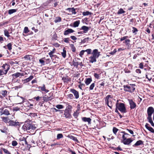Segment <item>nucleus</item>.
Masks as SVG:
<instances>
[{"label":"nucleus","mask_w":154,"mask_h":154,"mask_svg":"<svg viewBox=\"0 0 154 154\" xmlns=\"http://www.w3.org/2000/svg\"><path fill=\"white\" fill-rule=\"evenodd\" d=\"M100 52L98 51L97 49H95L93 51L92 55L89 57V62L92 63L96 62V59L100 56Z\"/></svg>","instance_id":"1"},{"label":"nucleus","mask_w":154,"mask_h":154,"mask_svg":"<svg viewBox=\"0 0 154 154\" xmlns=\"http://www.w3.org/2000/svg\"><path fill=\"white\" fill-rule=\"evenodd\" d=\"M135 85H130L124 86L125 91L130 92H133L135 90Z\"/></svg>","instance_id":"2"},{"label":"nucleus","mask_w":154,"mask_h":154,"mask_svg":"<svg viewBox=\"0 0 154 154\" xmlns=\"http://www.w3.org/2000/svg\"><path fill=\"white\" fill-rule=\"evenodd\" d=\"M116 109H118L121 112L125 113L126 112L125 107L124 104L122 103H117L116 104Z\"/></svg>","instance_id":"3"},{"label":"nucleus","mask_w":154,"mask_h":154,"mask_svg":"<svg viewBox=\"0 0 154 154\" xmlns=\"http://www.w3.org/2000/svg\"><path fill=\"white\" fill-rule=\"evenodd\" d=\"M128 135L129 134H128L125 133L124 131L122 132H121L119 133L118 137L119 138V139H120L121 138V137L122 136V142L124 140H125L127 139Z\"/></svg>","instance_id":"4"},{"label":"nucleus","mask_w":154,"mask_h":154,"mask_svg":"<svg viewBox=\"0 0 154 154\" xmlns=\"http://www.w3.org/2000/svg\"><path fill=\"white\" fill-rule=\"evenodd\" d=\"M154 109L152 107H149L148 108L147 110L148 114V118L151 117L152 115L154 112Z\"/></svg>","instance_id":"5"},{"label":"nucleus","mask_w":154,"mask_h":154,"mask_svg":"<svg viewBox=\"0 0 154 154\" xmlns=\"http://www.w3.org/2000/svg\"><path fill=\"white\" fill-rule=\"evenodd\" d=\"M112 97H111V96L110 95H108L106 96L105 98V101L108 105V106L110 108H112V105H111V103H110V104H109V101L110 100V98H111Z\"/></svg>","instance_id":"6"},{"label":"nucleus","mask_w":154,"mask_h":154,"mask_svg":"<svg viewBox=\"0 0 154 154\" xmlns=\"http://www.w3.org/2000/svg\"><path fill=\"white\" fill-rule=\"evenodd\" d=\"M0 113L1 116L4 115L5 116H8L10 114L9 111L7 109H4L3 108L2 109V111L0 112Z\"/></svg>","instance_id":"7"},{"label":"nucleus","mask_w":154,"mask_h":154,"mask_svg":"<svg viewBox=\"0 0 154 154\" xmlns=\"http://www.w3.org/2000/svg\"><path fill=\"white\" fill-rule=\"evenodd\" d=\"M128 101L131 109H133L135 108L136 106L135 103L132 100H128Z\"/></svg>","instance_id":"8"},{"label":"nucleus","mask_w":154,"mask_h":154,"mask_svg":"<svg viewBox=\"0 0 154 154\" xmlns=\"http://www.w3.org/2000/svg\"><path fill=\"white\" fill-rule=\"evenodd\" d=\"M64 115L66 118L70 119L71 117V113L69 110L68 109H66L65 110Z\"/></svg>","instance_id":"9"},{"label":"nucleus","mask_w":154,"mask_h":154,"mask_svg":"<svg viewBox=\"0 0 154 154\" xmlns=\"http://www.w3.org/2000/svg\"><path fill=\"white\" fill-rule=\"evenodd\" d=\"M29 127H30V123L26 122L23 126L22 129L24 131L28 130L29 129Z\"/></svg>","instance_id":"10"},{"label":"nucleus","mask_w":154,"mask_h":154,"mask_svg":"<svg viewBox=\"0 0 154 154\" xmlns=\"http://www.w3.org/2000/svg\"><path fill=\"white\" fill-rule=\"evenodd\" d=\"M10 69V66L7 64L5 63L2 66L1 69L4 70V71L8 72Z\"/></svg>","instance_id":"11"},{"label":"nucleus","mask_w":154,"mask_h":154,"mask_svg":"<svg viewBox=\"0 0 154 154\" xmlns=\"http://www.w3.org/2000/svg\"><path fill=\"white\" fill-rule=\"evenodd\" d=\"M19 122H14L12 120H9L8 124L10 126H16L19 125Z\"/></svg>","instance_id":"12"},{"label":"nucleus","mask_w":154,"mask_h":154,"mask_svg":"<svg viewBox=\"0 0 154 154\" xmlns=\"http://www.w3.org/2000/svg\"><path fill=\"white\" fill-rule=\"evenodd\" d=\"M71 91L73 93L76 99H77L79 97V94L78 92L74 89H71Z\"/></svg>","instance_id":"13"},{"label":"nucleus","mask_w":154,"mask_h":154,"mask_svg":"<svg viewBox=\"0 0 154 154\" xmlns=\"http://www.w3.org/2000/svg\"><path fill=\"white\" fill-rule=\"evenodd\" d=\"M133 140L131 138L126 139L123 141V143L125 145H129L132 141Z\"/></svg>","instance_id":"14"},{"label":"nucleus","mask_w":154,"mask_h":154,"mask_svg":"<svg viewBox=\"0 0 154 154\" xmlns=\"http://www.w3.org/2000/svg\"><path fill=\"white\" fill-rule=\"evenodd\" d=\"M74 32V31L72 29H69L64 31V34L66 35H67L69 33L73 32Z\"/></svg>","instance_id":"15"},{"label":"nucleus","mask_w":154,"mask_h":154,"mask_svg":"<svg viewBox=\"0 0 154 154\" xmlns=\"http://www.w3.org/2000/svg\"><path fill=\"white\" fill-rule=\"evenodd\" d=\"M24 75V74L23 73H20L18 72L14 73L12 75V76L13 77H15L16 78L18 77L23 76Z\"/></svg>","instance_id":"16"},{"label":"nucleus","mask_w":154,"mask_h":154,"mask_svg":"<svg viewBox=\"0 0 154 154\" xmlns=\"http://www.w3.org/2000/svg\"><path fill=\"white\" fill-rule=\"evenodd\" d=\"M38 89H40L41 91H45V93H48L49 91L46 89L45 85L44 84L42 86L38 87Z\"/></svg>","instance_id":"17"},{"label":"nucleus","mask_w":154,"mask_h":154,"mask_svg":"<svg viewBox=\"0 0 154 154\" xmlns=\"http://www.w3.org/2000/svg\"><path fill=\"white\" fill-rule=\"evenodd\" d=\"M81 29L83 30L84 33H86L89 29V28L88 27L84 26L82 27Z\"/></svg>","instance_id":"18"},{"label":"nucleus","mask_w":154,"mask_h":154,"mask_svg":"<svg viewBox=\"0 0 154 154\" xmlns=\"http://www.w3.org/2000/svg\"><path fill=\"white\" fill-rule=\"evenodd\" d=\"M82 120L85 122H88L89 124H91V119L90 118L83 117L82 119Z\"/></svg>","instance_id":"19"},{"label":"nucleus","mask_w":154,"mask_h":154,"mask_svg":"<svg viewBox=\"0 0 154 154\" xmlns=\"http://www.w3.org/2000/svg\"><path fill=\"white\" fill-rule=\"evenodd\" d=\"M92 80L91 78H87L85 80V84L87 85H89L92 82Z\"/></svg>","instance_id":"20"},{"label":"nucleus","mask_w":154,"mask_h":154,"mask_svg":"<svg viewBox=\"0 0 154 154\" xmlns=\"http://www.w3.org/2000/svg\"><path fill=\"white\" fill-rule=\"evenodd\" d=\"M1 119L3 122L6 123H8L9 121V118L8 116L2 117H1Z\"/></svg>","instance_id":"21"},{"label":"nucleus","mask_w":154,"mask_h":154,"mask_svg":"<svg viewBox=\"0 0 154 154\" xmlns=\"http://www.w3.org/2000/svg\"><path fill=\"white\" fill-rule=\"evenodd\" d=\"M33 78V76L32 75L30 76L29 78L23 80V81L24 83H27L30 81Z\"/></svg>","instance_id":"22"},{"label":"nucleus","mask_w":154,"mask_h":154,"mask_svg":"<svg viewBox=\"0 0 154 154\" xmlns=\"http://www.w3.org/2000/svg\"><path fill=\"white\" fill-rule=\"evenodd\" d=\"M67 10L69 12H71L72 14H75L76 13L75 9L74 8H68Z\"/></svg>","instance_id":"23"},{"label":"nucleus","mask_w":154,"mask_h":154,"mask_svg":"<svg viewBox=\"0 0 154 154\" xmlns=\"http://www.w3.org/2000/svg\"><path fill=\"white\" fill-rule=\"evenodd\" d=\"M146 128L151 132L154 133V130L152 127L149 126V124H146L145 125Z\"/></svg>","instance_id":"24"},{"label":"nucleus","mask_w":154,"mask_h":154,"mask_svg":"<svg viewBox=\"0 0 154 154\" xmlns=\"http://www.w3.org/2000/svg\"><path fill=\"white\" fill-rule=\"evenodd\" d=\"M143 144V142L141 140H139L137 141L136 143L133 146H138L141 144Z\"/></svg>","instance_id":"25"},{"label":"nucleus","mask_w":154,"mask_h":154,"mask_svg":"<svg viewBox=\"0 0 154 154\" xmlns=\"http://www.w3.org/2000/svg\"><path fill=\"white\" fill-rule=\"evenodd\" d=\"M146 76L147 79L149 81L151 80L152 79V77L150 73L147 72L146 74Z\"/></svg>","instance_id":"26"},{"label":"nucleus","mask_w":154,"mask_h":154,"mask_svg":"<svg viewBox=\"0 0 154 154\" xmlns=\"http://www.w3.org/2000/svg\"><path fill=\"white\" fill-rule=\"evenodd\" d=\"M43 100L47 102L48 100H51V97H48L47 95H45L43 97Z\"/></svg>","instance_id":"27"},{"label":"nucleus","mask_w":154,"mask_h":154,"mask_svg":"<svg viewBox=\"0 0 154 154\" xmlns=\"http://www.w3.org/2000/svg\"><path fill=\"white\" fill-rule=\"evenodd\" d=\"M55 49L54 48L50 52H49L48 53V54L50 56V57L52 58L54 56V55H53V54H54L55 53Z\"/></svg>","instance_id":"28"},{"label":"nucleus","mask_w":154,"mask_h":154,"mask_svg":"<svg viewBox=\"0 0 154 154\" xmlns=\"http://www.w3.org/2000/svg\"><path fill=\"white\" fill-rule=\"evenodd\" d=\"M61 19L60 17H57L55 18L54 22L55 23L60 22L61 21Z\"/></svg>","instance_id":"29"},{"label":"nucleus","mask_w":154,"mask_h":154,"mask_svg":"<svg viewBox=\"0 0 154 154\" xmlns=\"http://www.w3.org/2000/svg\"><path fill=\"white\" fill-rule=\"evenodd\" d=\"M61 54L63 57L65 58L66 57V51L65 50V48L63 49V52H61Z\"/></svg>","instance_id":"30"},{"label":"nucleus","mask_w":154,"mask_h":154,"mask_svg":"<svg viewBox=\"0 0 154 154\" xmlns=\"http://www.w3.org/2000/svg\"><path fill=\"white\" fill-rule=\"evenodd\" d=\"M79 20L75 21L73 23V26L75 27H77L79 26Z\"/></svg>","instance_id":"31"},{"label":"nucleus","mask_w":154,"mask_h":154,"mask_svg":"<svg viewBox=\"0 0 154 154\" xmlns=\"http://www.w3.org/2000/svg\"><path fill=\"white\" fill-rule=\"evenodd\" d=\"M7 72L6 71H4L1 69H0V76H3V75H6Z\"/></svg>","instance_id":"32"},{"label":"nucleus","mask_w":154,"mask_h":154,"mask_svg":"<svg viewBox=\"0 0 154 154\" xmlns=\"http://www.w3.org/2000/svg\"><path fill=\"white\" fill-rule=\"evenodd\" d=\"M69 46L70 47L72 51L73 52H75L76 51V49L75 47L74 46V45L73 44H70Z\"/></svg>","instance_id":"33"},{"label":"nucleus","mask_w":154,"mask_h":154,"mask_svg":"<svg viewBox=\"0 0 154 154\" xmlns=\"http://www.w3.org/2000/svg\"><path fill=\"white\" fill-rule=\"evenodd\" d=\"M149 122L151 124V125L154 127V123L152 120V117L147 118Z\"/></svg>","instance_id":"34"},{"label":"nucleus","mask_w":154,"mask_h":154,"mask_svg":"<svg viewBox=\"0 0 154 154\" xmlns=\"http://www.w3.org/2000/svg\"><path fill=\"white\" fill-rule=\"evenodd\" d=\"M17 9H12L9 10L8 11V14H11L15 13L17 11Z\"/></svg>","instance_id":"35"},{"label":"nucleus","mask_w":154,"mask_h":154,"mask_svg":"<svg viewBox=\"0 0 154 154\" xmlns=\"http://www.w3.org/2000/svg\"><path fill=\"white\" fill-rule=\"evenodd\" d=\"M68 137L70 139H72L74 141L76 142H78V140L76 137L72 135L69 136H68Z\"/></svg>","instance_id":"36"},{"label":"nucleus","mask_w":154,"mask_h":154,"mask_svg":"<svg viewBox=\"0 0 154 154\" xmlns=\"http://www.w3.org/2000/svg\"><path fill=\"white\" fill-rule=\"evenodd\" d=\"M29 130L31 131L32 130H34L36 128V127L34 125H31L30 124V127H29Z\"/></svg>","instance_id":"37"},{"label":"nucleus","mask_w":154,"mask_h":154,"mask_svg":"<svg viewBox=\"0 0 154 154\" xmlns=\"http://www.w3.org/2000/svg\"><path fill=\"white\" fill-rule=\"evenodd\" d=\"M7 91L6 90L2 91V94L4 97H5L7 96Z\"/></svg>","instance_id":"38"},{"label":"nucleus","mask_w":154,"mask_h":154,"mask_svg":"<svg viewBox=\"0 0 154 154\" xmlns=\"http://www.w3.org/2000/svg\"><path fill=\"white\" fill-rule=\"evenodd\" d=\"M4 32L5 35L8 38L10 37V35H9V33L8 30L6 29H5L4 31Z\"/></svg>","instance_id":"39"},{"label":"nucleus","mask_w":154,"mask_h":154,"mask_svg":"<svg viewBox=\"0 0 154 154\" xmlns=\"http://www.w3.org/2000/svg\"><path fill=\"white\" fill-rule=\"evenodd\" d=\"M125 13V11L123 10V9L120 8L118 11L117 14H121Z\"/></svg>","instance_id":"40"},{"label":"nucleus","mask_w":154,"mask_h":154,"mask_svg":"<svg viewBox=\"0 0 154 154\" xmlns=\"http://www.w3.org/2000/svg\"><path fill=\"white\" fill-rule=\"evenodd\" d=\"M56 107L59 109H62L63 108V106L60 104H58L55 106Z\"/></svg>","instance_id":"41"},{"label":"nucleus","mask_w":154,"mask_h":154,"mask_svg":"<svg viewBox=\"0 0 154 154\" xmlns=\"http://www.w3.org/2000/svg\"><path fill=\"white\" fill-rule=\"evenodd\" d=\"M63 137V134H58L57 135V139L62 138Z\"/></svg>","instance_id":"42"},{"label":"nucleus","mask_w":154,"mask_h":154,"mask_svg":"<svg viewBox=\"0 0 154 154\" xmlns=\"http://www.w3.org/2000/svg\"><path fill=\"white\" fill-rule=\"evenodd\" d=\"M78 110H76L75 112H74L73 114V116L74 117H75V118H77L78 117L79 113L78 112Z\"/></svg>","instance_id":"43"},{"label":"nucleus","mask_w":154,"mask_h":154,"mask_svg":"<svg viewBox=\"0 0 154 154\" xmlns=\"http://www.w3.org/2000/svg\"><path fill=\"white\" fill-rule=\"evenodd\" d=\"M84 51L85 52H87V54L88 55L91 54L92 50L91 49H88L85 50H84Z\"/></svg>","instance_id":"44"},{"label":"nucleus","mask_w":154,"mask_h":154,"mask_svg":"<svg viewBox=\"0 0 154 154\" xmlns=\"http://www.w3.org/2000/svg\"><path fill=\"white\" fill-rule=\"evenodd\" d=\"M130 41L129 39H126L124 42L126 45H129Z\"/></svg>","instance_id":"45"},{"label":"nucleus","mask_w":154,"mask_h":154,"mask_svg":"<svg viewBox=\"0 0 154 154\" xmlns=\"http://www.w3.org/2000/svg\"><path fill=\"white\" fill-rule=\"evenodd\" d=\"M2 149L5 153L7 154H11L7 149L4 148H2Z\"/></svg>","instance_id":"46"},{"label":"nucleus","mask_w":154,"mask_h":154,"mask_svg":"<svg viewBox=\"0 0 154 154\" xmlns=\"http://www.w3.org/2000/svg\"><path fill=\"white\" fill-rule=\"evenodd\" d=\"M23 58L25 59L26 60H30V55H26Z\"/></svg>","instance_id":"47"},{"label":"nucleus","mask_w":154,"mask_h":154,"mask_svg":"<svg viewBox=\"0 0 154 154\" xmlns=\"http://www.w3.org/2000/svg\"><path fill=\"white\" fill-rule=\"evenodd\" d=\"M91 14V13L89 11H87L86 12H84L83 13V15L84 16L88 15Z\"/></svg>","instance_id":"48"},{"label":"nucleus","mask_w":154,"mask_h":154,"mask_svg":"<svg viewBox=\"0 0 154 154\" xmlns=\"http://www.w3.org/2000/svg\"><path fill=\"white\" fill-rule=\"evenodd\" d=\"M29 32V31L28 29V28L27 27H25L24 28V30H23V32L27 33H28V32Z\"/></svg>","instance_id":"49"},{"label":"nucleus","mask_w":154,"mask_h":154,"mask_svg":"<svg viewBox=\"0 0 154 154\" xmlns=\"http://www.w3.org/2000/svg\"><path fill=\"white\" fill-rule=\"evenodd\" d=\"M7 47L8 49L11 50L12 49V44L11 43H9L7 45Z\"/></svg>","instance_id":"50"},{"label":"nucleus","mask_w":154,"mask_h":154,"mask_svg":"<svg viewBox=\"0 0 154 154\" xmlns=\"http://www.w3.org/2000/svg\"><path fill=\"white\" fill-rule=\"evenodd\" d=\"M45 59V57L42 58V59H40L39 60V62L42 64L43 65H44L45 64V61L43 59Z\"/></svg>","instance_id":"51"},{"label":"nucleus","mask_w":154,"mask_h":154,"mask_svg":"<svg viewBox=\"0 0 154 154\" xmlns=\"http://www.w3.org/2000/svg\"><path fill=\"white\" fill-rule=\"evenodd\" d=\"M95 86V84L94 83H92L90 86L89 87V89L90 90H92L94 87Z\"/></svg>","instance_id":"52"},{"label":"nucleus","mask_w":154,"mask_h":154,"mask_svg":"<svg viewBox=\"0 0 154 154\" xmlns=\"http://www.w3.org/2000/svg\"><path fill=\"white\" fill-rule=\"evenodd\" d=\"M17 144V142L15 140H14L12 141V145L13 146H15Z\"/></svg>","instance_id":"53"},{"label":"nucleus","mask_w":154,"mask_h":154,"mask_svg":"<svg viewBox=\"0 0 154 154\" xmlns=\"http://www.w3.org/2000/svg\"><path fill=\"white\" fill-rule=\"evenodd\" d=\"M118 130V129L114 127L113 128V132L115 134H116Z\"/></svg>","instance_id":"54"},{"label":"nucleus","mask_w":154,"mask_h":154,"mask_svg":"<svg viewBox=\"0 0 154 154\" xmlns=\"http://www.w3.org/2000/svg\"><path fill=\"white\" fill-rule=\"evenodd\" d=\"M84 52L85 51L84 50H82L80 52L79 55L80 57H82V55H83Z\"/></svg>","instance_id":"55"},{"label":"nucleus","mask_w":154,"mask_h":154,"mask_svg":"<svg viewBox=\"0 0 154 154\" xmlns=\"http://www.w3.org/2000/svg\"><path fill=\"white\" fill-rule=\"evenodd\" d=\"M94 77L97 79H99L100 78V76H99V75L97 73H95L94 74Z\"/></svg>","instance_id":"56"},{"label":"nucleus","mask_w":154,"mask_h":154,"mask_svg":"<svg viewBox=\"0 0 154 154\" xmlns=\"http://www.w3.org/2000/svg\"><path fill=\"white\" fill-rule=\"evenodd\" d=\"M41 98V97H39V96H38L37 97H34L33 99H35L37 101H39L40 99Z\"/></svg>","instance_id":"57"},{"label":"nucleus","mask_w":154,"mask_h":154,"mask_svg":"<svg viewBox=\"0 0 154 154\" xmlns=\"http://www.w3.org/2000/svg\"><path fill=\"white\" fill-rule=\"evenodd\" d=\"M69 38H64V41L67 43H69Z\"/></svg>","instance_id":"58"},{"label":"nucleus","mask_w":154,"mask_h":154,"mask_svg":"<svg viewBox=\"0 0 154 154\" xmlns=\"http://www.w3.org/2000/svg\"><path fill=\"white\" fill-rule=\"evenodd\" d=\"M133 30H132V32L133 33H135L136 32H137L138 31V30L137 28L134 27H133L132 28Z\"/></svg>","instance_id":"59"},{"label":"nucleus","mask_w":154,"mask_h":154,"mask_svg":"<svg viewBox=\"0 0 154 154\" xmlns=\"http://www.w3.org/2000/svg\"><path fill=\"white\" fill-rule=\"evenodd\" d=\"M126 130L128 131L131 134H133V131L132 130L127 129Z\"/></svg>","instance_id":"60"},{"label":"nucleus","mask_w":154,"mask_h":154,"mask_svg":"<svg viewBox=\"0 0 154 154\" xmlns=\"http://www.w3.org/2000/svg\"><path fill=\"white\" fill-rule=\"evenodd\" d=\"M68 97L71 99H72L73 98V96L72 94H69L68 95Z\"/></svg>","instance_id":"61"},{"label":"nucleus","mask_w":154,"mask_h":154,"mask_svg":"<svg viewBox=\"0 0 154 154\" xmlns=\"http://www.w3.org/2000/svg\"><path fill=\"white\" fill-rule=\"evenodd\" d=\"M139 67L141 69H143V63H140L139 64Z\"/></svg>","instance_id":"62"},{"label":"nucleus","mask_w":154,"mask_h":154,"mask_svg":"<svg viewBox=\"0 0 154 154\" xmlns=\"http://www.w3.org/2000/svg\"><path fill=\"white\" fill-rule=\"evenodd\" d=\"M117 51L116 49H115L112 52H111L110 53V54L112 55L114 54Z\"/></svg>","instance_id":"63"},{"label":"nucleus","mask_w":154,"mask_h":154,"mask_svg":"<svg viewBox=\"0 0 154 154\" xmlns=\"http://www.w3.org/2000/svg\"><path fill=\"white\" fill-rule=\"evenodd\" d=\"M19 109H20V108L17 107H14V108L13 109V110L14 111H17L18 110H19Z\"/></svg>","instance_id":"64"}]
</instances>
